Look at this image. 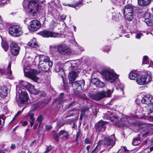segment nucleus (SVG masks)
<instances>
[{
  "instance_id": "f257e3e1",
  "label": "nucleus",
  "mask_w": 153,
  "mask_h": 153,
  "mask_svg": "<svg viewBox=\"0 0 153 153\" xmlns=\"http://www.w3.org/2000/svg\"><path fill=\"white\" fill-rule=\"evenodd\" d=\"M22 4L24 8L29 15L33 17L37 16L39 5L36 0H24Z\"/></svg>"
},
{
  "instance_id": "f03ea898",
  "label": "nucleus",
  "mask_w": 153,
  "mask_h": 153,
  "mask_svg": "<svg viewBox=\"0 0 153 153\" xmlns=\"http://www.w3.org/2000/svg\"><path fill=\"white\" fill-rule=\"evenodd\" d=\"M39 59L38 68L40 71L45 72L48 71L53 64L49 57L47 56L40 55L39 56Z\"/></svg>"
},
{
  "instance_id": "7ed1b4c3",
  "label": "nucleus",
  "mask_w": 153,
  "mask_h": 153,
  "mask_svg": "<svg viewBox=\"0 0 153 153\" xmlns=\"http://www.w3.org/2000/svg\"><path fill=\"white\" fill-rule=\"evenodd\" d=\"M102 78L111 83L114 82L118 77V76L114 71L110 69H105L101 71Z\"/></svg>"
},
{
  "instance_id": "20e7f679",
  "label": "nucleus",
  "mask_w": 153,
  "mask_h": 153,
  "mask_svg": "<svg viewBox=\"0 0 153 153\" xmlns=\"http://www.w3.org/2000/svg\"><path fill=\"white\" fill-rule=\"evenodd\" d=\"M122 11L125 18L127 20L131 21L133 18L134 11L132 5L127 4Z\"/></svg>"
},
{
  "instance_id": "39448f33",
  "label": "nucleus",
  "mask_w": 153,
  "mask_h": 153,
  "mask_svg": "<svg viewBox=\"0 0 153 153\" xmlns=\"http://www.w3.org/2000/svg\"><path fill=\"white\" fill-rule=\"evenodd\" d=\"M111 91L108 90L107 91H103L98 92L95 94H89L88 95L89 97L92 100H98L105 97H109L111 96Z\"/></svg>"
},
{
  "instance_id": "423d86ee",
  "label": "nucleus",
  "mask_w": 153,
  "mask_h": 153,
  "mask_svg": "<svg viewBox=\"0 0 153 153\" xmlns=\"http://www.w3.org/2000/svg\"><path fill=\"white\" fill-rule=\"evenodd\" d=\"M10 34L14 37H19L23 33L22 27L19 25H14L11 26L9 30Z\"/></svg>"
},
{
  "instance_id": "0eeeda50",
  "label": "nucleus",
  "mask_w": 153,
  "mask_h": 153,
  "mask_svg": "<svg viewBox=\"0 0 153 153\" xmlns=\"http://www.w3.org/2000/svg\"><path fill=\"white\" fill-rule=\"evenodd\" d=\"M16 95H19V100L21 103L23 104L27 101L28 97L25 89H22L20 87H17Z\"/></svg>"
},
{
  "instance_id": "6e6552de",
  "label": "nucleus",
  "mask_w": 153,
  "mask_h": 153,
  "mask_svg": "<svg viewBox=\"0 0 153 153\" xmlns=\"http://www.w3.org/2000/svg\"><path fill=\"white\" fill-rule=\"evenodd\" d=\"M24 71L25 76L28 77L35 82H36L38 80L39 78L36 76V75L39 73V71L37 70L34 69L31 70L30 71H26L24 68Z\"/></svg>"
},
{
  "instance_id": "1a4fd4ad",
  "label": "nucleus",
  "mask_w": 153,
  "mask_h": 153,
  "mask_svg": "<svg viewBox=\"0 0 153 153\" xmlns=\"http://www.w3.org/2000/svg\"><path fill=\"white\" fill-rule=\"evenodd\" d=\"M69 136L68 132L63 130L60 131L58 133L54 134L53 138L56 141H59V138L64 140H67Z\"/></svg>"
},
{
  "instance_id": "9d476101",
  "label": "nucleus",
  "mask_w": 153,
  "mask_h": 153,
  "mask_svg": "<svg viewBox=\"0 0 153 153\" xmlns=\"http://www.w3.org/2000/svg\"><path fill=\"white\" fill-rule=\"evenodd\" d=\"M84 85L85 81L81 80L74 82L72 84V87L75 92H80L82 91V86Z\"/></svg>"
},
{
  "instance_id": "9b49d317",
  "label": "nucleus",
  "mask_w": 153,
  "mask_h": 153,
  "mask_svg": "<svg viewBox=\"0 0 153 153\" xmlns=\"http://www.w3.org/2000/svg\"><path fill=\"white\" fill-rule=\"evenodd\" d=\"M58 50L62 55H68L71 53V49L65 45H60L58 47Z\"/></svg>"
},
{
  "instance_id": "f8f14e48",
  "label": "nucleus",
  "mask_w": 153,
  "mask_h": 153,
  "mask_svg": "<svg viewBox=\"0 0 153 153\" xmlns=\"http://www.w3.org/2000/svg\"><path fill=\"white\" fill-rule=\"evenodd\" d=\"M40 35L44 37H59L61 36V34L58 33H55L48 30H44L39 32Z\"/></svg>"
},
{
  "instance_id": "ddd939ff",
  "label": "nucleus",
  "mask_w": 153,
  "mask_h": 153,
  "mask_svg": "<svg viewBox=\"0 0 153 153\" xmlns=\"http://www.w3.org/2000/svg\"><path fill=\"white\" fill-rule=\"evenodd\" d=\"M41 27L40 22L37 20H33L30 22L29 29L30 31L34 32L39 29Z\"/></svg>"
},
{
  "instance_id": "4468645a",
  "label": "nucleus",
  "mask_w": 153,
  "mask_h": 153,
  "mask_svg": "<svg viewBox=\"0 0 153 153\" xmlns=\"http://www.w3.org/2000/svg\"><path fill=\"white\" fill-rule=\"evenodd\" d=\"M10 50L12 54L14 55H17L19 51L20 47L16 43L12 42L10 45Z\"/></svg>"
},
{
  "instance_id": "2eb2a0df",
  "label": "nucleus",
  "mask_w": 153,
  "mask_h": 153,
  "mask_svg": "<svg viewBox=\"0 0 153 153\" xmlns=\"http://www.w3.org/2000/svg\"><path fill=\"white\" fill-rule=\"evenodd\" d=\"M144 17V22L148 26H152L153 25V16L151 15L150 13H145Z\"/></svg>"
},
{
  "instance_id": "dca6fc26",
  "label": "nucleus",
  "mask_w": 153,
  "mask_h": 153,
  "mask_svg": "<svg viewBox=\"0 0 153 153\" xmlns=\"http://www.w3.org/2000/svg\"><path fill=\"white\" fill-rule=\"evenodd\" d=\"M99 142L100 145H101V144H104V145L107 146H113L115 144L113 139L110 137H106L104 139V140L99 141Z\"/></svg>"
},
{
  "instance_id": "f3484780",
  "label": "nucleus",
  "mask_w": 153,
  "mask_h": 153,
  "mask_svg": "<svg viewBox=\"0 0 153 153\" xmlns=\"http://www.w3.org/2000/svg\"><path fill=\"white\" fill-rule=\"evenodd\" d=\"M131 118L130 117L126 115L123 116L120 119V122H118L119 125H123L124 126H128V124L131 123Z\"/></svg>"
},
{
  "instance_id": "a211bd4d",
  "label": "nucleus",
  "mask_w": 153,
  "mask_h": 153,
  "mask_svg": "<svg viewBox=\"0 0 153 153\" xmlns=\"http://www.w3.org/2000/svg\"><path fill=\"white\" fill-rule=\"evenodd\" d=\"M11 64L10 63L8 64L7 68V69L4 70L1 69L0 70V75H3L5 74L7 75L9 77L8 78L10 79V76L12 74V71L11 70Z\"/></svg>"
},
{
  "instance_id": "6ab92c4d",
  "label": "nucleus",
  "mask_w": 153,
  "mask_h": 153,
  "mask_svg": "<svg viewBox=\"0 0 153 153\" xmlns=\"http://www.w3.org/2000/svg\"><path fill=\"white\" fill-rule=\"evenodd\" d=\"M105 123L106 122H105L102 120L99 121L96 124L97 130L99 132L104 131L106 128L105 125Z\"/></svg>"
},
{
  "instance_id": "aec40b11",
  "label": "nucleus",
  "mask_w": 153,
  "mask_h": 153,
  "mask_svg": "<svg viewBox=\"0 0 153 153\" xmlns=\"http://www.w3.org/2000/svg\"><path fill=\"white\" fill-rule=\"evenodd\" d=\"M92 82L94 85H96V87L99 88H102L105 86V84L98 78H94Z\"/></svg>"
},
{
  "instance_id": "412c9836",
  "label": "nucleus",
  "mask_w": 153,
  "mask_h": 153,
  "mask_svg": "<svg viewBox=\"0 0 153 153\" xmlns=\"http://www.w3.org/2000/svg\"><path fill=\"white\" fill-rule=\"evenodd\" d=\"M77 76V74L76 72L74 71L70 72L68 76L69 83L70 84H72L75 79Z\"/></svg>"
},
{
  "instance_id": "4be33fe9",
  "label": "nucleus",
  "mask_w": 153,
  "mask_h": 153,
  "mask_svg": "<svg viewBox=\"0 0 153 153\" xmlns=\"http://www.w3.org/2000/svg\"><path fill=\"white\" fill-rule=\"evenodd\" d=\"M7 90L5 86L0 88V97L2 98L5 97L7 95Z\"/></svg>"
},
{
  "instance_id": "5701e85b",
  "label": "nucleus",
  "mask_w": 153,
  "mask_h": 153,
  "mask_svg": "<svg viewBox=\"0 0 153 153\" xmlns=\"http://www.w3.org/2000/svg\"><path fill=\"white\" fill-rule=\"evenodd\" d=\"M82 1V0H81V1H78L77 3H74V4H65L64 3L63 4L65 6L68 5L69 7L75 8L76 9H78L80 6L82 5V2H81Z\"/></svg>"
},
{
  "instance_id": "b1692460",
  "label": "nucleus",
  "mask_w": 153,
  "mask_h": 153,
  "mask_svg": "<svg viewBox=\"0 0 153 153\" xmlns=\"http://www.w3.org/2000/svg\"><path fill=\"white\" fill-rule=\"evenodd\" d=\"M27 45L30 46L34 48H36L39 47L37 42L35 38H33L31 41L29 42L28 43Z\"/></svg>"
},
{
  "instance_id": "393cba45",
  "label": "nucleus",
  "mask_w": 153,
  "mask_h": 153,
  "mask_svg": "<svg viewBox=\"0 0 153 153\" xmlns=\"http://www.w3.org/2000/svg\"><path fill=\"white\" fill-rule=\"evenodd\" d=\"M152 0H138V4L141 6H146L149 4Z\"/></svg>"
},
{
  "instance_id": "a878e982",
  "label": "nucleus",
  "mask_w": 153,
  "mask_h": 153,
  "mask_svg": "<svg viewBox=\"0 0 153 153\" xmlns=\"http://www.w3.org/2000/svg\"><path fill=\"white\" fill-rule=\"evenodd\" d=\"M143 76L144 79L145 84H147L152 80L151 76L148 73H146L144 75H143Z\"/></svg>"
},
{
  "instance_id": "bb28decb",
  "label": "nucleus",
  "mask_w": 153,
  "mask_h": 153,
  "mask_svg": "<svg viewBox=\"0 0 153 153\" xmlns=\"http://www.w3.org/2000/svg\"><path fill=\"white\" fill-rule=\"evenodd\" d=\"M151 97L149 96H146L143 97L142 100V103L149 105L150 103V98Z\"/></svg>"
},
{
  "instance_id": "cd10ccee",
  "label": "nucleus",
  "mask_w": 153,
  "mask_h": 153,
  "mask_svg": "<svg viewBox=\"0 0 153 153\" xmlns=\"http://www.w3.org/2000/svg\"><path fill=\"white\" fill-rule=\"evenodd\" d=\"M142 139V138H141V137H140L139 135H138V137L133 139L132 142V145L134 146H137L139 145L140 144Z\"/></svg>"
},
{
  "instance_id": "c85d7f7f",
  "label": "nucleus",
  "mask_w": 153,
  "mask_h": 153,
  "mask_svg": "<svg viewBox=\"0 0 153 153\" xmlns=\"http://www.w3.org/2000/svg\"><path fill=\"white\" fill-rule=\"evenodd\" d=\"M64 93H62L60 94L59 98H56L54 100L55 102H57L58 104L61 103L62 102L64 101L63 98Z\"/></svg>"
},
{
  "instance_id": "c756f323",
  "label": "nucleus",
  "mask_w": 153,
  "mask_h": 153,
  "mask_svg": "<svg viewBox=\"0 0 153 153\" xmlns=\"http://www.w3.org/2000/svg\"><path fill=\"white\" fill-rule=\"evenodd\" d=\"M137 82L139 85H143L145 84L144 79L143 76H142L138 75L137 79Z\"/></svg>"
},
{
  "instance_id": "7c9ffc66",
  "label": "nucleus",
  "mask_w": 153,
  "mask_h": 153,
  "mask_svg": "<svg viewBox=\"0 0 153 153\" xmlns=\"http://www.w3.org/2000/svg\"><path fill=\"white\" fill-rule=\"evenodd\" d=\"M119 118L117 115H112L108 116V119L111 121H115L116 122V124L117 125L118 124V122L117 121Z\"/></svg>"
},
{
  "instance_id": "2f4dec72",
  "label": "nucleus",
  "mask_w": 153,
  "mask_h": 153,
  "mask_svg": "<svg viewBox=\"0 0 153 153\" xmlns=\"http://www.w3.org/2000/svg\"><path fill=\"white\" fill-rule=\"evenodd\" d=\"M1 46L5 51H7L8 50L9 45L7 42L3 41L1 43Z\"/></svg>"
},
{
  "instance_id": "473e14b6",
  "label": "nucleus",
  "mask_w": 153,
  "mask_h": 153,
  "mask_svg": "<svg viewBox=\"0 0 153 153\" xmlns=\"http://www.w3.org/2000/svg\"><path fill=\"white\" fill-rule=\"evenodd\" d=\"M40 105L41 104L40 103L33 104L31 107L30 111H34L36 110Z\"/></svg>"
},
{
  "instance_id": "72a5a7b5",
  "label": "nucleus",
  "mask_w": 153,
  "mask_h": 153,
  "mask_svg": "<svg viewBox=\"0 0 153 153\" xmlns=\"http://www.w3.org/2000/svg\"><path fill=\"white\" fill-rule=\"evenodd\" d=\"M5 117L4 114H2L0 116V128H1L4 124V120Z\"/></svg>"
},
{
  "instance_id": "f704fd0d",
  "label": "nucleus",
  "mask_w": 153,
  "mask_h": 153,
  "mask_svg": "<svg viewBox=\"0 0 153 153\" xmlns=\"http://www.w3.org/2000/svg\"><path fill=\"white\" fill-rule=\"evenodd\" d=\"M151 134V133L149 132V131L148 129H146V130H143L142 132L140 135H139L140 137L142 135L143 137H146L148 135H149Z\"/></svg>"
},
{
  "instance_id": "c9c22d12",
  "label": "nucleus",
  "mask_w": 153,
  "mask_h": 153,
  "mask_svg": "<svg viewBox=\"0 0 153 153\" xmlns=\"http://www.w3.org/2000/svg\"><path fill=\"white\" fill-rule=\"evenodd\" d=\"M25 88L29 92H32L34 90V86L29 83Z\"/></svg>"
},
{
  "instance_id": "e433bc0d",
  "label": "nucleus",
  "mask_w": 153,
  "mask_h": 153,
  "mask_svg": "<svg viewBox=\"0 0 153 153\" xmlns=\"http://www.w3.org/2000/svg\"><path fill=\"white\" fill-rule=\"evenodd\" d=\"M137 74L134 73L133 72H131L129 74V77L131 79L134 80L136 78H137L138 76Z\"/></svg>"
},
{
  "instance_id": "4c0bfd02",
  "label": "nucleus",
  "mask_w": 153,
  "mask_h": 153,
  "mask_svg": "<svg viewBox=\"0 0 153 153\" xmlns=\"http://www.w3.org/2000/svg\"><path fill=\"white\" fill-rule=\"evenodd\" d=\"M101 145L99 142L95 148L91 152V153H97L100 149Z\"/></svg>"
},
{
  "instance_id": "58836bf2",
  "label": "nucleus",
  "mask_w": 153,
  "mask_h": 153,
  "mask_svg": "<svg viewBox=\"0 0 153 153\" xmlns=\"http://www.w3.org/2000/svg\"><path fill=\"white\" fill-rule=\"evenodd\" d=\"M61 76L63 81V86L64 88L66 89L68 87V83L64 76L62 75H61Z\"/></svg>"
},
{
  "instance_id": "ea45409f",
  "label": "nucleus",
  "mask_w": 153,
  "mask_h": 153,
  "mask_svg": "<svg viewBox=\"0 0 153 153\" xmlns=\"http://www.w3.org/2000/svg\"><path fill=\"white\" fill-rule=\"evenodd\" d=\"M114 4L121 5L122 4V0H111Z\"/></svg>"
},
{
  "instance_id": "a19ab883",
  "label": "nucleus",
  "mask_w": 153,
  "mask_h": 153,
  "mask_svg": "<svg viewBox=\"0 0 153 153\" xmlns=\"http://www.w3.org/2000/svg\"><path fill=\"white\" fill-rule=\"evenodd\" d=\"M149 63L148 57L147 56H144L143 58L142 63L143 64H149Z\"/></svg>"
},
{
  "instance_id": "79ce46f5",
  "label": "nucleus",
  "mask_w": 153,
  "mask_h": 153,
  "mask_svg": "<svg viewBox=\"0 0 153 153\" xmlns=\"http://www.w3.org/2000/svg\"><path fill=\"white\" fill-rule=\"evenodd\" d=\"M88 109V108L85 107L83 108L81 110L80 115L84 116L85 115V112Z\"/></svg>"
},
{
  "instance_id": "37998d69",
  "label": "nucleus",
  "mask_w": 153,
  "mask_h": 153,
  "mask_svg": "<svg viewBox=\"0 0 153 153\" xmlns=\"http://www.w3.org/2000/svg\"><path fill=\"white\" fill-rule=\"evenodd\" d=\"M19 83L21 85L25 88L27 86V85H28V83L25 81H20Z\"/></svg>"
},
{
  "instance_id": "c03bdc74",
  "label": "nucleus",
  "mask_w": 153,
  "mask_h": 153,
  "mask_svg": "<svg viewBox=\"0 0 153 153\" xmlns=\"http://www.w3.org/2000/svg\"><path fill=\"white\" fill-rule=\"evenodd\" d=\"M43 119V117H42V116L41 115H40L37 118V120L40 123V124L39 125V126H40L41 124V123L42 122V121Z\"/></svg>"
},
{
  "instance_id": "a18cd8bd",
  "label": "nucleus",
  "mask_w": 153,
  "mask_h": 153,
  "mask_svg": "<svg viewBox=\"0 0 153 153\" xmlns=\"http://www.w3.org/2000/svg\"><path fill=\"white\" fill-rule=\"evenodd\" d=\"M76 45L75 46H76L79 52H81L84 51V49L81 48L80 46L77 43H76Z\"/></svg>"
},
{
  "instance_id": "49530a36",
  "label": "nucleus",
  "mask_w": 153,
  "mask_h": 153,
  "mask_svg": "<svg viewBox=\"0 0 153 153\" xmlns=\"http://www.w3.org/2000/svg\"><path fill=\"white\" fill-rule=\"evenodd\" d=\"M148 110L149 111V113H153V105L149 106Z\"/></svg>"
},
{
  "instance_id": "de8ad7c7",
  "label": "nucleus",
  "mask_w": 153,
  "mask_h": 153,
  "mask_svg": "<svg viewBox=\"0 0 153 153\" xmlns=\"http://www.w3.org/2000/svg\"><path fill=\"white\" fill-rule=\"evenodd\" d=\"M28 116L30 117L31 120H34V115L33 113H28Z\"/></svg>"
},
{
  "instance_id": "09e8293b",
  "label": "nucleus",
  "mask_w": 153,
  "mask_h": 153,
  "mask_svg": "<svg viewBox=\"0 0 153 153\" xmlns=\"http://www.w3.org/2000/svg\"><path fill=\"white\" fill-rule=\"evenodd\" d=\"M85 142L86 144H91L92 143L90 139L88 138H86L85 139Z\"/></svg>"
},
{
  "instance_id": "8fccbe9b",
  "label": "nucleus",
  "mask_w": 153,
  "mask_h": 153,
  "mask_svg": "<svg viewBox=\"0 0 153 153\" xmlns=\"http://www.w3.org/2000/svg\"><path fill=\"white\" fill-rule=\"evenodd\" d=\"M53 2L54 4L57 6H59L60 4V1L59 0H53Z\"/></svg>"
},
{
  "instance_id": "3c124183",
  "label": "nucleus",
  "mask_w": 153,
  "mask_h": 153,
  "mask_svg": "<svg viewBox=\"0 0 153 153\" xmlns=\"http://www.w3.org/2000/svg\"><path fill=\"white\" fill-rule=\"evenodd\" d=\"M66 18V16L65 15H61L59 16V19L60 20L64 21Z\"/></svg>"
},
{
  "instance_id": "603ef678",
  "label": "nucleus",
  "mask_w": 153,
  "mask_h": 153,
  "mask_svg": "<svg viewBox=\"0 0 153 153\" xmlns=\"http://www.w3.org/2000/svg\"><path fill=\"white\" fill-rule=\"evenodd\" d=\"M142 35L143 34L141 33H137L136 35V38L137 39H140Z\"/></svg>"
},
{
  "instance_id": "864d4df0",
  "label": "nucleus",
  "mask_w": 153,
  "mask_h": 153,
  "mask_svg": "<svg viewBox=\"0 0 153 153\" xmlns=\"http://www.w3.org/2000/svg\"><path fill=\"white\" fill-rule=\"evenodd\" d=\"M110 49V47L109 46H107L105 47L104 49V51L105 52H108Z\"/></svg>"
},
{
  "instance_id": "5fc2aeb1",
  "label": "nucleus",
  "mask_w": 153,
  "mask_h": 153,
  "mask_svg": "<svg viewBox=\"0 0 153 153\" xmlns=\"http://www.w3.org/2000/svg\"><path fill=\"white\" fill-rule=\"evenodd\" d=\"M46 129L48 131L50 130L51 128V127L50 125H46L45 126Z\"/></svg>"
},
{
  "instance_id": "6e6d98bb",
  "label": "nucleus",
  "mask_w": 153,
  "mask_h": 153,
  "mask_svg": "<svg viewBox=\"0 0 153 153\" xmlns=\"http://www.w3.org/2000/svg\"><path fill=\"white\" fill-rule=\"evenodd\" d=\"M80 130H79V131L77 132L76 134V140H77V139H78L79 136L80 135Z\"/></svg>"
},
{
  "instance_id": "4d7b16f0",
  "label": "nucleus",
  "mask_w": 153,
  "mask_h": 153,
  "mask_svg": "<svg viewBox=\"0 0 153 153\" xmlns=\"http://www.w3.org/2000/svg\"><path fill=\"white\" fill-rule=\"evenodd\" d=\"M51 150V149L49 147H47L44 153H48Z\"/></svg>"
},
{
  "instance_id": "13d9d810",
  "label": "nucleus",
  "mask_w": 153,
  "mask_h": 153,
  "mask_svg": "<svg viewBox=\"0 0 153 153\" xmlns=\"http://www.w3.org/2000/svg\"><path fill=\"white\" fill-rule=\"evenodd\" d=\"M15 147H16L15 145V144H12L11 145V146L10 147V148L11 149H15Z\"/></svg>"
},
{
  "instance_id": "bf43d9fd",
  "label": "nucleus",
  "mask_w": 153,
  "mask_h": 153,
  "mask_svg": "<svg viewBox=\"0 0 153 153\" xmlns=\"http://www.w3.org/2000/svg\"><path fill=\"white\" fill-rule=\"evenodd\" d=\"M27 124H28L27 122V121H25L22 123V125L23 126H25L27 125Z\"/></svg>"
},
{
  "instance_id": "052dcab7",
  "label": "nucleus",
  "mask_w": 153,
  "mask_h": 153,
  "mask_svg": "<svg viewBox=\"0 0 153 153\" xmlns=\"http://www.w3.org/2000/svg\"><path fill=\"white\" fill-rule=\"evenodd\" d=\"M149 105H153V98H150V103Z\"/></svg>"
},
{
  "instance_id": "680f3d73",
  "label": "nucleus",
  "mask_w": 153,
  "mask_h": 153,
  "mask_svg": "<svg viewBox=\"0 0 153 153\" xmlns=\"http://www.w3.org/2000/svg\"><path fill=\"white\" fill-rule=\"evenodd\" d=\"M34 120H31V121H30V124L31 126H33L34 123Z\"/></svg>"
},
{
  "instance_id": "e2e57ef3",
  "label": "nucleus",
  "mask_w": 153,
  "mask_h": 153,
  "mask_svg": "<svg viewBox=\"0 0 153 153\" xmlns=\"http://www.w3.org/2000/svg\"><path fill=\"white\" fill-rule=\"evenodd\" d=\"M24 109V108H23L22 110V111H19L16 114V115L15 116V117L18 115H19V114H20L23 111Z\"/></svg>"
},
{
  "instance_id": "0e129e2a",
  "label": "nucleus",
  "mask_w": 153,
  "mask_h": 153,
  "mask_svg": "<svg viewBox=\"0 0 153 153\" xmlns=\"http://www.w3.org/2000/svg\"><path fill=\"white\" fill-rule=\"evenodd\" d=\"M90 146L89 145H88L86 147V149L88 151V152H89V150L90 149Z\"/></svg>"
},
{
  "instance_id": "69168bd1",
  "label": "nucleus",
  "mask_w": 153,
  "mask_h": 153,
  "mask_svg": "<svg viewBox=\"0 0 153 153\" xmlns=\"http://www.w3.org/2000/svg\"><path fill=\"white\" fill-rule=\"evenodd\" d=\"M56 71L61 72H62V73L63 72V70H61L60 68V70H59V69H58V70L57 68H56Z\"/></svg>"
},
{
  "instance_id": "338daca9",
  "label": "nucleus",
  "mask_w": 153,
  "mask_h": 153,
  "mask_svg": "<svg viewBox=\"0 0 153 153\" xmlns=\"http://www.w3.org/2000/svg\"><path fill=\"white\" fill-rule=\"evenodd\" d=\"M37 126H38V125L36 123L34 125V126H33V128H34V130H35Z\"/></svg>"
},
{
  "instance_id": "774afa93",
  "label": "nucleus",
  "mask_w": 153,
  "mask_h": 153,
  "mask_svg": "<svg viewBox=\"0 0 153 153\" xmlns=\"http://www.w3.org/2000/svg\"><path fill=\"white\" fill-rule=\"evenodd\" d=\"M151 147L150 148V151L151 152L153 150V146H151Z\"/></svg>"
}]
</instances>
